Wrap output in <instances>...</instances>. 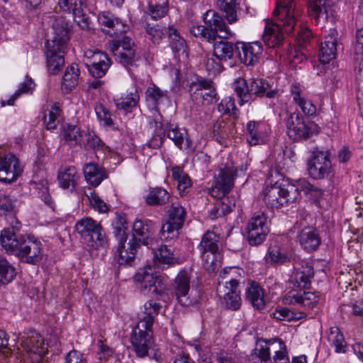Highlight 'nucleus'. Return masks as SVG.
Here are the masks:
<instances>
[{
  "mask_svg": "<svg viewBox=\"0 0 363 363\" xmlns=\"http://www.w3.org/2000/svg\"><path fill=\"white\" fill-rule=\"evenodd\" d=\"M238 45L224 40L216 41L213 45V55L220 61H227L233 58L235 50H239Z\"/></svg>",
  "mask_w": 363,
  "mask_h": 363,
  "instance_id": "c85d7f7f",
  "label": "nucleus"
},
{
  "mask_svg": "<svg viewBox=\"0 0 363 363\" xmlns=\"http://www.w3.org/2000/svg\"><path fill=\"white\" fill-rule=\"evenodd\" d=\"M331 169L329 152L315 149L311 158L308 162L309 175L315 179H321L327 177Z\"/></svg>",
  "mask_w": 363,
  "mask_h": 363,
  "instance_id": "2eb2a0df",
  "label": "nucleus"
},
{
  "mask_svg": "<svg viewBox=\"0 0 363 363\" xmlns=\"http://www.w3.org/2000/svg\"><path fill=\"white\" fill-rule=\"evenodd\" d=\"M60 112V109L59 108V107L53 106L51 110L49 111L48 118L46 114L44 116L43 121L48 130L56 128V121L57 119V116H59Z\"/></svg>",
  "mask_w": 363,
  "mask_h": 363,
  "instance_id": "864d4df0",
  "label": "nucleus"
},
{
  "mask_svg": "<svg viewBox=\"0 0 363 363\" xmlns=\"http://www.w3.org/2000/svg\"><path fill=\"white\" fill-rule=\"evenodd\" d=\"M21 344L32 363H45L44 358L48 353V347L45 345L44 338L39 333L32 331L26 337H22Z\"/></svg>",
  "mask_w": 363,
  "mask_h": 363,
  "instance_id": "4468645a",
  "label": "nucleus"
},
{
  "mask_svg": "<svg viewBox=\"0 0 363 363\" xmlns=\"http://www.w3.org/2000/svg\"><path fill=\"white\" fill-rule=\"evenodd\" d=\"M265 259L267 263L273 264H282L289 261L288 256L281 252L280 247L277 245L269 247Z\"/></svg>",
  "mask_w": 363,
  "mask_h": 363,
  "instance_id": "37998d69",
  "label": "nucleus"
},
{
  "mask_svg": "<svg viewBox=\"0 0 363 363\" xmlns=\"http://www.w3.org/2000/svg\"><path fill=\"white\" fill-rule=\"evenodd\" d=\"M163 132L165 133V136L167 135V138L174 141L179 148H182L184 136L177 127H174L173 124L167 123Z\"/></svg>",
  "mask_w": 363,
  "mask_h": 363,
  "instance_id": "de8ad7c7",
  "label": "nucleus"
},
{
  "mask_svg": "<svg viewBox=\"0 0 363 363\" xmlns=\"http://www.w3.org/2000/svg\"><path fill=\"white\" fill-rule=\"evenodd\" d=\"M60 185L63 189H68L70 185L73 188L76 186L77 170L74 167H69L58 174Z\"/></svg>",
  "mask_w": 363,
  "mask_h": 363,
  "instance_id": "79ce46f5",
  "label": "nucleus"
},
{
  "mask_svg": "<svg viewBox=\"0 0 363 363\" xmlns=\"http://www.w3.org/2000/svg\"><path fill=\"white\" fill-rule=\"evenodd\" d=\"M145 31L152 43L159 44L167 33V28L160 25L151 26L150 23H147Z\"/></svg>",
  "mask_w": 363,
  "mask_h": 363,
  "instance_id": "49530a36",
  "label": "nucleus"
},
{
  "mask_svg": "<svg viewBox=\"0 0 363 363\" xmlns=\"http://www.w3.org/2000/svg\"><path fill=\"white\" fill-rule=\"evenodd\" d=\"M296 187L298 189V191H303L306 194H311L315 199H318L323 195L322 189L314 186L306 180H299L298 186Z\"/></svg>",
  "mask_w": 363,
  "mask_h": 363,
  "instance_id": "09e8293b",
  "label": "nucleus"
},
{
  "mask_svg": "<svg viewBox=\"0 0 363 363\" xmlns=\"http://www.w3.org/2000/svg\"><path fill=\"white\" fill-rule=\"evenodd\" d=\"M47 66L50 73L57 74L65 64L64 54L67 48L55 45L46 48Z\"/></svg>",
  "mask_w": 363,
  "mask_h": 363,
  "instance_id": "5701e85b",
  "label": "nucleus"
},
{
  "mask_svg": "<svg viewBox=\"0 0 363 363\" xmlns=\"http://www.w3.org/2000/svg\"><path fill=\"white\" fill-rule=\"evenodd\" d=\"M204 21L206 26H193L191 28V33L196 37H203L208 42L215 41L216 37L227 39L232 35L223 17L214 11L209 10L206 12Z\"/></svg>",
  "mask_w": 363,
  "mask_h": 363,
  "instance_id": "39448f33",
  "label": "nucleus"
},
{
  "mask_svg": "<svg viewBox=\"0 0 363 363\" xmlns=\"http://www.w3.org/2000/svg\"><path fill=\"white\" fill-rule=\"evenodd\" d=\"M274 343L276 342L274 341V339H259L257 341L254 352L249 356V360L252 363H268L272 362L269 346Z\"/></svg>",
  "mask_w": 363,
  "mask_h": 363,
  "instance_id": "393cba45",
  "label": "nucleus"
},
{
  "mask_svg": "<svg viewBox=\"0 0 363 363\" xmlns=\"http://www.w3.org/2000/svg\"><path fill=\"white\" fill-rule=\"evenodd\" d=\"M172 177L177 182V189L181 196L187 194L188 189L191 186V180L179 166H174L172 168Z\"/></svg>",
  "mask_w": 363,
  "mask_h": 363,
  "instance_id": "f704fd0d",
  "label": "nucleus"
},
{
  "mask_svg": "<svg viewBox=\"0 0 363 363\" xmlns=\"http://www.w3.org/2000/svg\"><path fill=\"white\" fill-rule=\"evenodd\" d=\"M296 7L294 0H277L274 16L280 23L267 20L262 39L269 48H278L283 45L284 33L290 35L296 26L294 11Z\"/></svg>",
  "mask_w": 363,
  "mask_h": 363,
  "instance_id": "f03ea898",
  "label": "nucleus"
},
{
  "mask_svg": "<svg viewBox=\"0 0 363 363\" xmlns=\"http://www.w3.org/2000/svg\"><path fill=\"white\" fill-rule=\"evenodd\" d=\"M185 218V209L179 205L172 203L169 211L168 219L161 227L160 238L162 240H172L178 238L179 230L184 225Z\"/></svg>",
  "mask_w": 363,
  "mask_h": 363,
  "instance_id": "9d476101",
  "label": "nucleus"
},
{
  "mask_svg": "<svg viewBox=\"0 0 363 363\" xmlns=\"http://www.w3.org/2000/svg\"><path fill=\"white\" fill-rule=\"evenodd\" d=\"M274 341L278 342L279 349L276 351L273 357V363H289V359L287 356L286 347L285 343L279 338L274 339Z\"/></svg>",
  "mask_w": 363,
  "mask_h": 363,
  "instance_id": "8fccbe9b",
  "label": "nucleus"
},
{
  "mask_svg": "<svg viewBox=\"0 0 363 363\" xmlns=\"http://www.w3.org/2000/svg\"><path fill=\"white\" fill-rule=\"evenodd\" d=\"M228 200V198H226L216 201L213 208L210 211L212 219L224 216L233 211V208H235V203H226Z\"/></svg>",
  "mask_w": 363,
  "mask_h": 363,
  "instance_id": "c03bdc74",
  "label": "nucleus"
},
{
  "mask_svg": "<svg viewBox=\"0 0 363 363\" xmlns=\"http://www.w3.org/2000/svg\"><path fill=\"white\" fill-rule=\"evenodd\" d=\"M168 37L169 39V45L175 56L179 57L182 55H188L186 41L180 36L177 30L173 26L168 27Z\"/></svg>",
  "mask_w": 363,
  "mask_h": 363,
  "instance_id": "7c9ffc66",
  "label": "nucleus"
},
{
  "mask_svg": "<svg viewBox=\"0 0 363 363\" xmlns=\"http://www.w3.org/2000/svg\"><path fill=\"white\" fill-rule=\"evenodd\" d=\"M354 44V55L358 56L363 54V28L357 30Z\"/></svg>",
  "mask_w": 363,
  "mask_h": 363,
  "instance_id": "338daca9",
  "label": "nucleus"
},
{
  "mask_svg": "<svg viewBox=\"0 0 363 363\" xmlns=\"http://www.w3.org/2000/svg\"><path fill=\"white\" fill-rule=\"evenodd\" d=\"M18 159L11 153L0 157V181L11 183L22 174Z\"/></svg>",
  "mask_w": 363,
  "mask_h": 363,
  "instance_id": "a211bd4d",
  "label": "nucleus"
},
{
  "mask_svg": "<svg viewBox=\"0 0 363 363\" xmlns=\"http://www.w3.org/2000/svg\"><path fill=\"white\" fill-rule=\"evenodd\" d=\"M287 135L294 141L307 140L319 132L318 125L298 112L291 113L285 120Z\"/></svg>",
  "mask_w": 363,
  "mask_h": 363,
  "instance_id": "0eeeda50",
  "label": "nucleus"
},
{
  "mask_svg": "<svg viewBox=\"0 0 363 363\" xmlns=\"http://www.w3.org/2000/svg\"><path fill=\"white\" fill-rule=\"evenodd\" d=\"M154 260L158 263L167 264L169 265L177 262V259L173 257L170 249L166 245H162L154 252Z\"/></svg>",
  "mask_w": 363,
  "mask_h": 363,
  "instance_id": "a18cd8bd",
  "label": "nucleus"
},
{
  "mask_svg": "<svg viewBox=\"0 0 363 363\" xmlns=\"http://www.w3.org/2000/svg\"><path fill=\"white\" fill-rule=\"evenodd\" d=\"M220 237L213 232H206L201 240L199 245L200 250L202 254L209 252L215 255L218 250V242H219Z\"/></svg>",
  "mask_w": 363,
  "mask_h": 363,
  "instance_id": "4c0bfd02",
  "label": "nucleus"
},
{
  "mask_svg": "<svg viewBox=\"0 0 363 363\" xmlns=\"http://www.w3.org/2000/svg\"><path fill=\"white\" fill-rule=\"evenodd\" d=\"M112 51L117 60L125 67L128 68L135 65V62L138 60L135 50L120 51L119 48H112Z\"/></svg>",
  "mask_w": 363,
  "mask_h": 363,
  "instance_id": "ea45409f",
  "label": "nucleus"
},
{
  "mask_svg": "<svg viewBox=\"0 0 363 363\" xmlns=\"http://www.w3.org/2000/svg\"><path fill=\"white\" fill-rule=\"evenodd\" d=\"M90 201L100 213H107L109 211L107 204L96 194H91Z\"/></svg>",
  "mask_w": 363,
  "mask_h": 363,
  "instance_id": "bf43d9fd",
  "label": "nucleus"
},
{
  "mask_svg": "<svg viewBox=\"0 0 363 363\" xmlns=\"http://www.w3.org/2000/svg\"><path fill=\"white\" fill-rule=\"evenodd\" d=\"M154 319H140L133 328L130 341L137 357H145L154 344L152 327Z\"/></svg>",
  "mask_w": 363,
  "mask_h": 363,
  "instance_id": "423d86ee",
  "label": "nucleus"
},
{
  "mask_svg": "<svg viewBox=\"0 0 363 363\" xmlns=\"http://www.w3.org/2000/svg\"><path fill=\"white\" fill-rule=\"evenodd\" d=\"M190 277L186 271H181L174 279L173 289L179 302L184 306L189 303L188 293L190 289Z\"/></svg>",
  "mask_w": 363,
  "mask_h": 363,
  "instance_id": "4be33fe9",
  "label": "nucleus"
},
{
  "mask_svg": "<svg viewBox=\"0 0 363 363\" xmlns=\"http://www.w3.org/2000/svg\"><path fill=\"white\" fill-rule=\"evenodd\" d=\"M299 197L298 189L292 184L286 186L275 183L267 186L263 191L262 199L271 208H278L290 203H294Z\"/></svg>",
  "mask_w": 363,
  "mask_h": 363,
  "instance_id": "6e6552de",
  "label": "nucleus"
},
{
  "mask_svg": "<svg viewBox=\"0 0 363 363\" xmlns=\"http://www.w3.org/2000/svg\"><path fill=\"white\" fill-rule=\"evenodd\" d=\"M66 363H86V359L80 352L72 350L65 357Z\"/></svg>",
  "mask_w": 363,
  "mask_h": 363,
  "instance_id": "052dcab7",
  "label": "nucleus"
},
{
  "mask_svg": "<svg viewBox=\"0 0 363 363\" xmlns=\"http://www.w3.org/2000/svg\"><path fill=\"white\" fill-rule=\"evenodd\" d=\"M242 51H238L240 62L247 66H254L258 62L259 55L262 54V48L259 43L246 44L241 43Z\"/></svg>",
  "mask_w": 363,
  "mask_h": 363,
  "instance_id": "b1692460",
  "label": "nucleus"
},
{
  "mask_svg": "<svg viewBox=\"0 0 363 363\" xmlns=\"http://www.w3.org/2000/svg\"><path fill=\"white\" fill-rule=\"evenodd\" d=\"M71 27L65 17H55L52 23L53 36L46 41V48H54L55 45L67 48L70 38Z\"/></svg>",
  "mask_w": 363,
  "mask_h": 363,
  "instance_id": "dca6fc26",
  "label": "nucleus"
},
{
  "mask_svg": "<svg viewBox=\"0 0 363 363\" xmlns=\"http://www.w3.org/2000/svg\"><path fill=\"white\" fill-rule=\"evenodd\" d=\"M297 238L302 248L308 252L316 250L321 243L318 231L312 227L303 228Z\"/></svg>",
  "mask_w": 363,
  "mask_h": 363,
  "instance_id": "412c9836",
  "label": "nucleus"
},
{
  "mask_svg": "<svg viewBox=\"0 0 363 363\" xmlns=\"http://www.w3.org/2000/svg\"><path fill=\"white\" fill-rule=\"evenodd\" d=\"M299 100L298 106L301 108L303 112L308 116H313L315 113V106L309 101H306L301 97L296 98Z\"/></svg>",
  "mask_w": 363,
  "mask_h": 363,
  "instance_id": "e2e57ef3",
  "label": "nucleus"
},
{
  "mask_svg": "<svg viewBox=\"0 0 363 363\" xmlns=\"http://www.w3.org/2000/svg\"><path fill=\"white\" fill-rule=\"evenodd\" d=\"M309 15L315 18L328 19L329 12L331 8L326 0H308Z\"/></svg>",
  "mask_w": 363,
  "mask_h": 363,
  "instance_id": "2f4dec72",
  "label": "nucleus"
},
{
  "mask_svg": "<svg viewBox=\"0 0 363 363\" xmlns=\"http://www.w3.org/2000/svg\"><path fill=\"white\" fill-rule=\"evenodd\" d=\"M64 137L67 141L74 142V144L79 143L82 139L80 128L77 125H67L65 128Z\"/></svg>",
  "mask_w": 363,
  "mask_h": 363,
  "instance_id": "3c124183",
  "label": "nucleus"
},
{
  "mask_svg": "<svg viewBox=\"0 0 363 363\" xmlns=\"http://www.w3.org/2000/svg\"><path fill=\"white\" fill-rule=\"evenodd\" d=\"M247 239L251 245H258L263 242L269 232L268 220L262 212L255 213L249 220L247 226Z\"/></svg>",
  "mask_w": 363,
  "mask_h": 363,
  "instance_id": "f8f14e48",
  "label": "nucleus"
},
{
  "mask_svg": "<svg viewBox=\"0 0 363 363\" xmlns=\"http://www.w3.org/2000/svg\"><path fill=\"white\" fill-rule=\"evenodd\" d=\"M128 223L125 214H117L116 220L113 223V234L118 241V246H123L125 249V243L128 238Z\"/></svg>",
  "mask_w": 363,
  "mask_h": 363,
  "instance_id": "72a5a7b5",
  "label": "nucleus"
},
{
  "mask_svg": "<svg viewBox=\"0 0 363 363\" xmlns=\"http://www.w3.org/2000/svg\"><path fill=\"white\" fill-rule=\"evenodd\" d=\"M170 198L168 191L162 187L151 188L146 197V203L150 206H162L166 204Z\"/></svg>",
  "mask_w": 363,
  "mask_h": 363,
  "instance_id": "e433bc0d",
  "label": "nucleus"
},
{
  "mask_svg": "<svg viewBox=\"0 0 363 363\" xmlns=\"http://www.w3.org/2000/svg\"><path fill=\"white\" fill-rule=\"evenodd\" d=\"M99 57L98 61H93L90 64L86 63L89 73L94 78H101L105 75L111 65V60L105 52H99L96 54Z\"/></svg>",
  "mask_w": 363,
  "mask_h": 363,
  "instance_id": "bb28decb",
  "label": "nucleus"
},
{
  "mask_svg": "<svg viewBox=\"0 0 363 363\" xmlns=\"http://www.w3.org/2000/svg\"><path fill=\"white\" fill-rule=\"evenodd\" d=\"M220 9L225 13V18L229 23L238 21L236 0H218Z\"/></svg>",
  "mask_w": 363,
  "mask_h": 363,
  "instance_id": "58836bf2",
  "label": "nucleus"
},
{
  "mask_svg": "<svg viewBox=\"0 0 363 363\" xmlns=\"http://www.w3.org/2000/svg\"><path fill=\"white\" fill-rule=\"evenodd\" d=\"M16 269L7 261L0 256V283L7 284L16 277Z\"/></svg>",
  "mask_w": 363,
  "mask_h": 363,
  "instance_id": "a19ab883",
  "label": "nucleus"
},
{
  "mask_svg": "<svg viewBox=\"0 0 363 363\" xmlns=\"http://www.w3.org/2000/svg\"><path fill=\"white\" fill-rule=\"evenodd\" d=\"M138 96L135 94L132 97L124 99L121 103L116 104L117 107L126 111H130L131 108L137 105Z\"/></svg>",
  "mask_w": 363,
  "mask_h": 363,
  "instance_id": "680f3d73",
  "label": "nucleus"
},
{
  "mask_svg": "<svg viewBox=\"0 0 363 363\" xmlns=\"http://www.w3.org/2000/svg\"><path fill=\"white\" fill-rule=\"evenodd\" d=\"M235 124L229 116L218 118L213 125V137L220 144L234 132Z\"/></svg>",
  "mask_w": 363,
  "mask_h": 363,
  "instance_id": "a878e982",
  "label": "nucleus"
},
{
  "mask_svg": "<svg viewBox=\"0 0 363 363\" xmlns=\"http://www.w3.org/2000/svg\"><path fill=\"white\" fill-rule=\"evenodd\" d=\"M191 99L196 104L209 105L218 101V94L212 80L196 76L189 84Z\"/></svg>",
  "mask_w": 363,
  "mask_h": 363,
  "instance_id": "1a4fd4ad",
  "label": "nucleus"
},
{
  "mask_svg": "<svg viewBox=\"0 0 363 363\" xmlns=\"http://www.w3.org/2000/svg\"><path fill=\"white\" fill-rule=\"evenodd\" d=\"M237 171L230 168L222 169L216 179L214 186L210 190L211 196L216 198L218 201L223 200L234 186V179Z\"/></svg>",
  "mask_w": 363,
  "mask_h": 363,
  "instance_id": "f3484780",
  "label": "nucleus"
},
{
  "mask_svg": "<svg viewBox=\"0 0 363 363\" xmlns=\"http://www.w3.org/2000/svg\"><path fill=\"white\" fill-rule=\"evenodd\" d=\"M95 111L98 118L104 121L105 125L111 126L113 124L110 111L102 104H98L95 108Z\"/></svg>",
  "mask_w": 363,
  "mask_h": 363,
  "instance_id": "5fc2aeb1",
  "label": "nucleus"
},
{
  "mask_svg": "<svg viewBox=\"0 0 363 363\" xmlns=\"http://www.w3.org/2000/svg\"><path fill=\"white\" fill-rule=\"evenodd\" d=\"M58 5L64 11L72 13L82 29H89L90 19L84 12L86 4L83 0H59Z\"/></svg>",
  "mask_w": 363,
  "mask_h": 363,
  "instance_id": "6ab92c4d",
  "label": "nucleus"
},
{
  "mask_svg": "<svg viewBox=\"0 0 363 363\" xmlns=\"http://www.w3.org/2000/svg\"><path fill=\"white\" fill-rule=\"evenodd\" d=\"M16 200L12 199L9 196L0 197V209L4 212H13L16 208Z\"/></svg>",
  "mask_w": 363,
  "mask_h": 363,
  "instance_id": "13d9d810",
  "label": "nucleus"
},
{
  "mask_svg": "<svg viewBox=\"0 0 363 363\" xmlns=\"http://www.w3.org/2000/svg\"><path fill=\"white\" fill-rule=\"evenodd\" d=\"M136 279L141 283L140 288L143 291L148 290L150 295L155 296L158 300L167 302L169 294L166 289L163 278L157 274L145 272L143 274H138Z\"/></svg>",
  "mask_w": 363,
  "mask_h": 363,
  "instance_id": "9b49d317",
  "label": "nucleus"
},
{
  "mask_svg": "<svg viewBox=\"0 0 363 363\" xmlns=\"http://www.w3.org/2000/svg\"><path fill=\"white\" fill-rule=\"evenodd\" d=\"M234 89L237 96L240 99L241 104L255 101L257 97L264 96L268 98H275L277 91L272 89L268 82L263 79L238 78L234 82Z\"/></svg>",
  "mask_w": 363,
  "mask_h": 363,
  "instance_id": "20e7f679",
  "label": "nucleus"
},
{
  "mask_svg": "<svg viewBox=\"0 0 363 363\" xmlns=\"http://www.w3.org/2000/svg\"><path fill=\"white\" fill-rule=\"evenodd\" d=\"M164 96V93L158 87H150L146 91L147 101L150 103V106L156 108L160 100Z\"/></svg>",
  "mask_w": 363,
  "mask_h": 363,
  "instance_id": "603ef678",
  "label": "nucleus"
},
{
  "mask_svg": "<svg viewBox=\"0 0 363 363\" xmlns=\"http://www.w3.org/2000/svg\"><path fill=\"white\" fill-rule=\"evenodd\" d=\"M165 138V133L162 132L160 133H155L152 138L148 141L147 145L149 147L153 149L159 148L163 143V140Z\"/></svg>",
  "mask_w": 363,
  "mask_h": 363,
  "instance_id": "69168bd1",
  "label": "nucleus"
},
{
  "mask_svg": "<svg viewBox=\"0 0 363 363\" xmlns=\"http://www.w3.org/2000/svg\"><path fill=\"white\" fill-rule=\"evenodd\" d=\"M35 86V84L31 78L28 76H26V80L23 83L21 84L18 90L15 92L18 93V96L23 93H28L29 91L32 90Z\"/></svg>",
  "mask_w": 363,
  "mask_h": 363,
  "instance_id": "774afa93",
  "label": "nucleus"
},
{
  "mask_svg": "<svg viewBox=\"0 0 363 363\" xmlns=\"http://www.w3.org/2000/svg\"><path fill=\"white\" fill-rule=\"evenodd\" d=\"M150 11L152 18L158 19L161 18L162 17L164 16L165 14H167L168 8L166 4L150 6Z\"/></svg>",
  "mask_w": 363,
  "mask_h": 363,
  "instance_id": "0e129e2a",
  "label": "nucleus"
},
{
  "mask_svg": "<svg viewBox=\"0 0 363 363\" xmlns=\"http://www.w3.org/2000/svg\"><path fill=\"white\" fill-rule=\"evenodd\" d=\"M337 41L332 37L325 38L320 48L319 60L322 64H328L335 57Z\"/></svg>",
  "mask_w": 363,
  "mask_h": 363,
  "instance_id": "473e14b6",
  "label": "nucleus"
},
{
  "mask_svg": "<svg viewBox=\"0 0 363 363\" xmlns=\"http://www.w3.org/2000/svg\"><path fill=\"white\" fill-rule=\"evenodd\" d=\"M0 242L8 254L16 256L23 262L37 265L43 259L40 242L34 237L16 233L14 227L1 231Z\"/></svg>",
  "mask_w": 363,
  "mask_h": 363,
  "instance_id": "f257e3e1",
  "label": "nucleus"
},
{
  "mask_svg": "<svg viewBox=\"0 0 363 363\" xmlns=\"http://www.w3.org/2000/svg\"><path fill=\"white\" fill-rule=\"evenodd\" d=\"M246 299L256 310L261 311L265 307L263 289L255 281L251 283L246 291Z\"/></svg>",
  "mask_w": 363,
  "mask_h": 363,
  "instance_id": "c756f323",
  "label": "nucleus"
},
{
  "mask_svg": "<svg viewBox=\"0 0 363 363\" xmlns=\"http://www.w3.org/2000/svg\"><path fill=\"white\" fill-rule=\"evenodd\" d=\"M259 125V123L255 121H250L247 125V130L249 133L247 140L251 145H256L258 144L259 138L257 135V127Z\"/></svg>",
  "mask_w": 363,
  "mask_h": 363,
  "instance_id": "6e6d98bb",
  "label": "nucleus"
},
{
  "mask_svg": "<svg viewBox=\"0 0 363 363\" xmlns=\"http://www.w3.org/2000/svg\"><path fill=\"white\" fill-rule=\"evenodd\" d=\"M75 228L81 237L87 242H99L101 245L106 243L105 233L101 225L91 218H84L78 220Z\"/></svg>",
  "mask_w": 363,
  "mask_h": 363,
  "instance_id": "ddd939ff",
  "label": "nucleus"
},
{
  "mask_svg": "<svg viewBox=\"0 0 363 363\" xmlns=\"http://www.w3.org/2000/svg\"><path fill=\"white\" fill-rule=\"evenodd\" d=\"M79 69L78 65L72 64L65 71L62 78V89L67 93L70 92L78 84Z\"/></svg>",
  "mask_w": 363,
  "mask_h": 363,
  "instance_id": "c9c22d12",
  "label": "nucleus"
},
{
  "mask_svg": "<svg viewBox=\"0 0 363 363\" xmlns=\"http://www.w3.org/2000/svg\"><path fill=\"white\" fill-rule=\"evenodd\" d=\"M154 223L150 220L137 219L133 225L132 238L128 242V248L123 249V246L118 247L117 253L118 255L119 264H130L135 259L138 249L140 245H146L152 241L154 233Z\"/></svg>",
  "mask_w": 363,
  "mask_h": 363,
  "instance_id": "7ed1b4c3",
  "label": "nucleus"
},
{
  "mask_svg": "<svg viewBox=\"0 0 363 363\" xmlns=\"http://www.w3.org/2000/svg\"><path fill=\"white\" fill-rule=\"evenodd\" d=\"M145 313L147 315V318H155V316L160 314V311L162 306L153 301H149L145 304Z\"/></svg>",
  "mask_w": 363,
  "mask_h": 363,
  "instance_id": "4d7b16f0",
  "label": "nucleus"
},
{
  "mask_svg": "<svg viewBox=\"0 0 363 363\" xmlns=\"http://www.w3.org/2000/svg\"><path fill=\"white\" fill-rule=\"evenodd\" d=\"M239 281L231 279L225 283L219 293L223 294V304L228 309L236 311L241 306L240 291L238 290Z\"/></svg>",
  "mask_w": 363,
  "mask_h": 363,
  "instance_id": "aec40b11",
  "label": "nucleus"
},
{
  "mask_svg": "<svg viewBox=\"0 0 363 363\" xmlns=\"http://www.w3.org/2000/svg\"><path fill=\"white\" fill-rule=\"evenodd\" d=\"M83 171L87 183L94 187L99 186L108 177L104 169L99 168L96 164L93 162L86 164Z\"/></svg>",
  "mask_w": 363,
  "mask_h": 363,
  "instance_id": "cd10ccee",
  "label": "nucleus"
}]
</instances>
